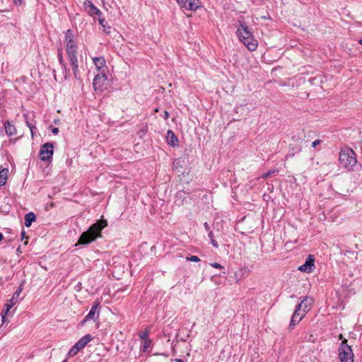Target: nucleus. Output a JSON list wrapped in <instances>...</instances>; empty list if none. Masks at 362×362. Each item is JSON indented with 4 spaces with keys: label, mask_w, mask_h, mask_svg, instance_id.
I'll use <instances>...</instances> for the list:
<instances>
[{
    "label": "nucleus",
    "mask_w": 362,
    "mask_h": 362,
    "mask_svg": "<svg viewBox=\"0 0 362 362\" xmlns=\"http://www.w3.org/2000/svg\"><path fill=\"white\" fill-rule=\"evenodd\" d=\"M81 350L79 347L75 344L69 351V356L72 357L76 356Z\"/></svg>",
    "instance_id": "b1692460"
},
{
    "label": "nucleus",
    "mask_w": 362,
    "mask_h": 362,
    "mask_svg": "<svg viewBox=\"0 0 362 362\" xmlns=\"http://www.w3.org/2000/svg\"><path fill=\"white\" fill-rule=\"evenodd\" d=\"M182 8L190 11H196L199 6V0H176Z\"/></svg>",
    "instance_id": "f8f14e48"
},
{
    "label": "nucleus",
    "mask_w": 362,
    "mask_h": 362,
    "mask_svg": "<svg viewBox=\"0 0 362 362\" xmlns=\"http://www.w3.org/2000/svg\"><path fill=\"white\" fill-rule=\"evenodd\" d=\"M4 236L1 233H0V241L3 239Z\"/></svg>",
    "instance_id": "4c0bfd02"
},
{
    "label": "nucleus",
    "mask_w": 362,
    "mask_h": 362,
    "mask_svg": "<svg viewBox=\"0 0 362 362\" xmlns=\"http://www.w3.org/2000/svg\"><path fill=\"white\" fill-rule=\"evenodd\" d=\"M166 139L167 143L172 146H176L178 145V139L171 130L168 131Z\"/></svg>",
    "instance_id": "f3484780"
},
{
    "label": "nucleus",
    "mask_w": 362,
    "mask_h": 362,
    "mask_svg": "<svg viewBox=\"0 0 362 362\" xmlns=\"http://www.w3.org/2000/svg\"><path fill=\"white\" fill-rule=\"evenodd\" d=\"M211 245L214 247H218V243L215 240V239H211Z\"/></svg>",
    "instance_id": "7c9ffc66"
},
{
    "label": "nucleus",
    "mask_w": 362,
    "mask_h": 362,
    "mask_svg": "<svg viewBox=\"0 0 362 362\" xmlns=\"http://www.w3.org/2000/svg\"><path fill=\"white\" fill-rule=\"evenodd\" d=\"M36 216L34 213L29 212L25 216V226L26 227H30L33 222L35 221Z\"/></svg>",
    "instance_id": "aec40b11"
},
{
    "label": "nucleus",
    "mask_w": 362,
    "mask_h": 362,
    "mask_svg": "<svg viewBox=\"0 0 362 362\" xmlns=\"http://www.w3.org/2000/svg\"><path fill=\"white\" fill-rule=\"evenodd\" d=\"M64 44L66 56L72 68L74 77L76 79L80 80L81 74L78 69L77 57L78 45L75 40L74 33L70 29L67 30L65 33Z\"/></svg>",
    "instance_id": "f257e3e1"
},
{
    "label": "nucleus",
    "mask_w": 362,
    "mask_h": 362,
    "mask_svg": "<svg viewBox=\"0 0 362 362\" xmlns=\"http://www.w3.org/2000/svg\"><path fill=\"white\" fill-rule=\"evenodd\" d=\"M204 228H205L206 230L209 231L210 228H209V225L208 224V223L205 222L204 223Z\"/></svg>",
    "instance_id": "473e14b6"
},
{
    "label": "nucleus",
    "mask_w": 362,
    "mask_h": 362,
    "mask_svg": "<svg viewBox=\"0 0 362 362\" xmlns=\"http://www.w3.org/2000/svg\"><path fill=\"white\" fill-rule=\"evenodd\" d=\"M58 60L61 66L63 69L64 78V79L66 80L69 77V69L66 67V65L65 64V63L64 62L62 49L60 50H59V52H58Z\"/></svg>",
    "instance_id": "dca6fc26"
},
{
    "label": "nucleus",
    "mask_w": 362,
    "mask_h": 362,
    "mask_svg": "<svg viewBox=\"0 0 362 362\" xmlns=\"http://www.w3.org/2000/svg\"><path fill=\"white\" fill-rule=\"evenodd\" d=\"M85 10L93 17L101 16V11L90 1L86 0L83 3Z\"/></svg>",
    "instance_id": "ddd939ff"
},
{
    "label": "nucleus",
    "mask_w": 362,
    "mask_h": 362,
    "mask_svg": "<svg viewBox=\"0 0 362 362\" xmlns=\"http://www.w3.org/2000/svg\"><path fill=\"white\" fill-rule=\"evenodd\" d=\"M54 153V146L52 143L44 144L40 150L39 156L42 160H49L52 158Z\"/></svg>",
    "instance_id": "0eeeda50"
},
{
    "label": "nucleus",
    "mask_w": 362,
    "mask_h": 362,
    "mask_svg": "<svg viewBox=\"0 0 362 362\" xmlns=\"http://www.w3.org/2000/svg\"><path fill=\"white\" fill-rule=\"evenodd\" d=\"M62 362H67L66 361H63Z\"/></svg>",
    "instance_id": "a19ab883"
},
{
    "label": "nucleus",
    "mask_w": 362,
    "mask_h": 362,
    "mask_svg": "<svg viewBox=\"0 0 362 362\" xmlns=\"http://www.w3.org/2000/svg\"><path fill=\"white\" fill-rule=\"evenodd\" d=\"M210 265L212 267L216 268V269H222L223 268V267L220 264L216 263V262L211 263Z\"/></svg>",
    "instance_id": "c85d7f7f"
},
{
    "label": "nucleus",
    "mask_w": 362,
    "mask_h": 362,
    "mask_svg": "<svg viewBox=\"0 0 362 362\" xmlns=\"http://www.w3.org/2000/svg\"><path fill=\"white\" fill-rule=\"evenodd\" d=\"M186 259L187 261L194 262H198L200 261V259L197 256H194V255L187 257Z\"/></svg>",
    "instance_id": "bb28decb"
},
{
    "label": "nucleus",
    "mask_w": 362,
    "mask_h": 362,
    "mask_svg": "<svg viewBox=\"0 0 362 362\" xmlns=\"http://www.w3.org/2000/svg\"><path fill=\"white\" fill-rule=\"evenodd\" d=\"M23 291L22 286H20L17 291L13 293L12 298L10 300V303H8L6 305V309L4 310L1 313V317L2 320L4 321V319L7 314L8 313L9 310L11 309V308L17 303L18 299Z\"/></svg>",
    "instance_id": "1a4fd4ad"
},
{
    "label": "nucleus",
    "mask_w": 362,
    "mask_h": 362,
    "mask_svg": "<svg viewBox=\"0 0 362 362\" xmlns=\"http://www.w3.org/2000/svg\"><path fill=\"white\" fill-rule=\"evenodd\" d=\"M107 73H98L94 78L93 85L95 91H102L107 83Z\"/></svg>",
    "instance_id": "6e6552de"
},
{
    "label": "nucleus",
    "mask_w": 362,
    "mask_h": 362,
    "mask_svg": "<svg viewBox=\"0 0 362 362\" xmlns=\"http://www.w3.org/2000/svg\"><path fill=\"white\" fill-rule=\"evenodd\" d=\"M81 350L79 347L75 344L69 351V356L72 357L76 356Z\"/></svg>",
    "instance_id": "393cba45"
},
{
    "label": "nucleus",
    "mask_w": 362,
    "mask_h": 362,
    "mask_svg": "<svg viewBox=\"0 0 362 362\" xmlns=\"http://www.w3.org/2000/svg\"><path fill=\"white\" fill-rule=\"evenodd\" d=\"M208 236H209V239H210V240H211V239H214V233H213V232H212V231H209Z\"/></svg>",
    "instance_id": "72a5a7b5"
},
{
    "label": "nucleus",
    "mask_w": 362,
    "mask_h": 362,
    "mask_svg": "<svg viewBox=\"0 0 362 362\" xmlns=\"http://www.w3.org/2000/svg\"><path fill=\"white\" fill-rule=\"evenodd\" d=\"M237 35L239 40L250 51H255L258 45L257 41L254 38L251 31L245 24H240L237 30Z\"/></svg>",
    "instance_id": "20e7f679"
},
{
    "label": "nucleus",
    "mask_w": 362,
    "mask_h": 362,
    "mask_svg": "<svg viewBox=\"0 0 362 362\" xmlns=\"http://www.w3.org/2000/svg\"><path fill=\"white\" fill-rule=\"evenodd\" d=\"M175 362H184L181 359H175Z\"/></svg>",
    "instance_id": "e433bc0d"
},
{
    "label": "nucleus",
    "mask_w": 362,
    "mask_h": 362,
    "mask_svg": "<svg viewBox=\"0 0 362 362\" xmlns=\"http://www.w3.org/2000/svg\"><path fill=\"white\" fill-rule=\"evenodd\" d=\"M99 308H100V301L95 300L88 315L84 317L82 321V324H84L86 322L89 320L95 321L99 317Z\"/></svg>",
    "instance_id": "9d476101"
},
{
    "label": "nucleus",
    "mask_w": 362,
    "mask_h": 362,
    "mask_svg": "<svg viewBox=\"0 0 362 362\" xmlns=\"http://www.w3.org/2000/svg\"><path fill=\"white\" fill-rule=\"evenodd\" d=\"M52 132L54 134H57L59 132V129L57 127L52 129Z\"/></svg>",
    "instance_id": "f704fd0d"
},
{
    "label": "nucleus",
    "mask_w": 362,
    "mask_h": 362,
    "mask_svg": "<svg viewBox=\"0 0 362 362\" xmlns=\"http://www.w3.org/2000/svg\"><path fill=\"white\" fill-rule=\"evenodd\" d=\"M24 2V0H13V3L16 5H21Z\"/></svg>",
    "instance_id": "2f4dec72"
},
{
    "label": "nucleus",
    "mask_w": 362,
    "mask_h": 362,
    "mask_svg": "<svg viewBox=\"0 0 362 362\" xmlns=\"http://www.w3.org/2000/svg\"><path fill=\"white\" fill-rule=\"evenodd\" d=\"M320 143H321V140L317 139V140L314 141L313 142H312L311 146H312V147L315 148Z\"/></svg>",
    "instance_id": "c756f323"
},
{
    "label": "nucleus",
    "mask_w": 362,
    "mask_h": 362,
    "mask_svg": "<svg viewBox=\"0 0 362 362\" xmlns=\"http://www.w3.org/2000/svg\"><path fill=\"white\" fill-rule=\"evenodd\" d=\"M92 340V337L90 334H86L83 337H81L75 344H76L79 349H83L88 342Z\"/></svg>",
    "instance_id": "a211bd4d"
},
{
    "label": "nucleus",
    "mask_w": 362,
    "mask_h": 362,
    "mask_svg": "<svg viewBox=\"0 0 362 362\" xmlns=\"http://www.w3.org/2000/svg\"><path fill=\"white\" fill-rule=\"evenodd\" d=\"M151 344V340L150 339L143 340L141 349L143 351H147L148 349L150 347Z\"/></svg>",
    "instance_id": "5701e85b"
},
{
    "label": "nucleus",
    "mask_w": 362,
    "mask_h": 362,
    "mask_svg": "<svg viewBox=\"0 0 362 362\" xmlns=\"http://www.w3.org/2000/svg\"><path fill=\"white\" fill-rule=\"evenodd\" d=\"M8 174V168H3L0 170V186H3L6 184Z\"/></svg>",
    "instance_id": "412c9836"
},
{
    "label": "nucleus",
    "mask_w": 362,
    "mask_h": 362,
    "mask_svg": "<svg viewBox=\"0 0 362 362\" xmlns=\"http://www.w3.org/2000/svg\"><path fill=\"white\" fill-rule=\"evenodd\" d=\"M342 338H343L342 334H340V335H339V339H341Z\"/></svg>",
    "instance_id": "ea45409f"
},
{
    "label": "nucleus",
    "mask_w": 362,
    "mask_h": 362,
    "mask_svg": "<svg viewBox=\"0 0 362 362\" xmlns=\"http://www.w3.org/2000/svg\"><path fill=\"white\" fill-rule=\"evenodd\" d=\"M347 339H344L338 349V356L341 362H354V355L351 346L347 344Z\"/></svg>",
    "instance_id": "423d86ee"
},
{
    "label": "nucleus",
    "mask_w": 362,
    "mask_h": 362,
    "mask_svg": "<svg viewBox=\"0 0 362 362\" xmlns=\"http://www.w3.org/2000/svg\"><path fill=\"white\" fill-rule=\"evenodd\" d=\"M107 226V221L103 219L93 224L87 231L81 234L78 244L85 245L94 241L98 237L100 236L101 230Z\"/></svg>",
    "instance_id": "7ed1b4c3"
},
{
    "label": "nucleus",
    "mask_w": 362,
    "mask_h": 362,
    "mask_svg": "<svg viewBox=\"0 0 362 362\" xmlns=\"http://www.w3.org/2000/svg\"><path fill=\"white\" fill-rule=\"evenodd\" d=\"M359 43L362 45V38L359 40Z\"/></svg>",
    "instance_id": "58836bf2"
},
{
    "label": "nucleus",
    "mask_w": 362,
    "mask_h": 362,
    "mask_svg": "<svg viewBox=\"0 0 362 362\" xmlns=\"http://www.w3.org/2000/svg\"><path fill=\"white\" fill-rule=\"evenodd\" d=\"M276 171V170H270L266 173H264L263 175H262V177L264 178V179H266L269 177H270L272 175L274 174Z\"/></svg>",
    "instance_id": "cd10ccee"
},
{
    "label": "nucleus",
    "mask_w": 362,
    "mask_h": 362,
    "mask_svg": "<svg viewBox=\"0 0 362 362\" xmlns=\"http://www.w3.org/2000/svg\"><path fill=\"white\" fill-rule=\"evenodd\" d=\"M25 122L26 123V125L29 127L31 133L32 138L34 137V132L36 129L35 127V122L33 121V119L31 118V117L28 114H24L23 115Z\"/></svg>",
    "instance_id": "2eb2a0df"
},
{
    "label": "nucleus",
    "mask_w": 362,
    "mask_h": 362,
    "mask_svg": "<svg viewBox=\"0 0 362 362\" xmlns=\"http://www.w3.org/2000/svg\"><path fill=\"white\" fill-rule=\"evenodd\" d=\"M148 329H145L144 332L139 333V337L142 339V340H145V339H149L148 337Z\"/></svg>",
    "instance_id": "a878e982"
},
{
    "label": "nucleus",
    "mask_w": 362,
    "mask_h": 362,
    "mask_svg": "<svg viewBox=\"0 0 362 362\" xmlns=\"http://www.w3.org/2000/svg\"><path fill=\"white\" fill-rule=\"evenodd\" d=\"M339 163L341 165L348 170H352L356 164L355 153L351 148L342 149L339 154Z\"/></svg>",
    "instance_id": "39448f33"
},
{
    "label": "nucleus",
    "mask_w": 362,
    "mask_h": 362,
    "mask_svg": "<svg viewBox=\"0 0 362 362\" xmlns=\"http://www.w3.org/2000/svg\"><path fill=\"white\" fill-rule=\"evenodd\" d=\"M313 303L314 299L310 296H305L300 300L291 317L289 325L290 329H293V327L300 322L306 313L310 310Z\"/></svg>",
    "instance_id": "f03ea898"
},
{
    "label": "nucleus",
    "mask_w": 362,
    "mask_h": 362,
    "mask_svg": "<svg viewBox=\"0 0 362 362\" xmlns=\"http://www.w3.org/2000/svg\"><path fill=\"white\" fill-rule=\"evenodd\" d=\"M315 259L313 255H309L305 263L298 267V270L305 273H310L314 267Z\"/></svg>",
    "instance_id": "4468645a"
},
{
    "label": "nucleus",
    "mask_w": 362,
    "mask_h": 362,
    "mask_svg": "<svg viewBox=\"0 0 362 362\" xmlns=\"http://www.w3.org/2000/svg\"><path fill=\"white\" fill-rule=\"evenodd\" d=\"M4 129L6 131V134L8 136H13L16 133V129L13 124H12L10 122L6 121L4 123Z\"/></svg>",
    "instance_id": "6ab92c4d"
},
{
    "label": "nucleus",
    "mask_w": 362,
    "mask_h": 362,
    "mask_svg": "<svg viewBox=\"0 0 362 362\" xmlns=\"http://www.w3.org/2000/svg\"><path fill=\"white\" fill-rule=\"evenodd\" d=\"M169 117V113L167 111H165L164 112V118L167 119Z\"/></svg>",
    "instance_id": "c9c22d12"
},
{
    "label": "nucleus",
    "mask_w": 362,
    "mask_h": 362,
    "mask_svg": "<svg viewBox=\"0 0 362 362\" xmlns=\"http://www.w3.org/2000/svg\"><path fill=\"white\" fill-rule=\"evenodd\" d=\"M98 21H99V23L100 24V25L103 28V32L107 34L110 33L111 28L110 26H107V22L105 21V18H101V16H100L98 18Z\"/></svg>",
    "instance_id": "4be33fe9"
},
{
    "label": "nucleus",
    "mask_w": 362,
    "mask_h": 362,
    "mask_svg": "<svg viewBox=\"0 0 362 362\" xmlns=\"http://www.w3.org/2000/svg\"><path fill=\"white\" fill-rule=\"evenodd\" d=\"M92 60L94 66L98 73H107L108 69L105 59L103 57H92Z\"/></svg>",
    "instance_id": "9b49d317"
}]
</instances>
